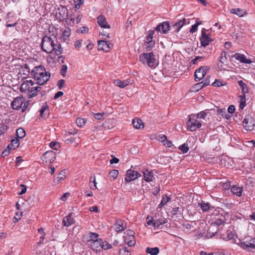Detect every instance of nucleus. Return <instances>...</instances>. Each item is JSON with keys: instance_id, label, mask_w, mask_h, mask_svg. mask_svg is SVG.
Segmentation results:
<instances>
[{"instance_id": "obj_1", "label": "nucleus", "mask_w": 255, "mask_h": 255, "mask_svg": "<svg viewBox=\"0 0 255 255\" xmlns=\"http://www.w3.org/2000/svg\"><path fill=\"white\" fill-rule=\"evenodd\" d=\"M32 77L36 80V84L42 85L49 80L50 77V73L46 72L45 68L43 66L35 67L31 71Z\"/></svg>"}, {"instance_id": "obj_2", "label": "nucleus", "mask_w": 255, "mask_h": 255, "mask_svg": "<svg viewBox=\"0 0 255 255\" xmlns=\"http://www.w3.org/2000/svg\"><path fill=\"white\" fill-rule=\"evenodd\" d=\"M139 59L143 64H146L151 68H155L158 65L156 63L155 56L153 52L143 53L139 56Z\"/></svg>"}, {"instance_id": "obj_3", "label": "nucleus", "mask_w": 255, "mask_h": 255, "mask_svg": "<svg viewBox=\"0 0 255 255\" xmlns=\"http://www.w3.org/2000/svg\"><path fill=\"white\" fill-rule=\"evenodd\" d=\"M54 44V41L51 37L45 35L43 36L42 39L41 43V49L47 53H50L53 51Z\"/></svg>"}, {"instance_id": "obj_4", "label": "nucleus", "mask_w": 255, "mask_h": 255, "mask_svg": "<svg viewBox=\"0 0 255 255\" xmlns=\"http://www.w3.org/2000/svg\"><path fill=\"white\" fill-rule=\"evenodd\" d=\"M188 117L189 119L187 124L190 131H195L201 127L202 124L197 120V118L195 117V115H190Z\"/></svg>"}, {"instance_id": "obj_5", "label": "nucleus", "mask_w": 255, "mask_h": 255, "mask_svg": "<svg viewBox=\"0 0 255 255\" xmlns=\"http://www.w3.org/2000/svg\"><path fill=\"white\" fill-rule=\"evenodd\" d=\"M244 127L247 130H252L255 127V121L254 117L250 115L245 116L243 121Z\"/></svg>"}, {"instance_id": "obj_6", "label": "nucleus", "mask_w": 255, "mask_h": 255, "mask_svg": "<svg viewBox=\"0 0 255 255\" xmlns=\"http://www.w3.org/2000/svg\"><path fill=\"white\" fill-rule=\"evenodd\" d=\"M234 243L238 244L243 249L247 250L249 248L255 249V238H251L246 242H242L240 239H239L238 242L235 240L234 241Z\"/></svg>"}, {"instance_id": "obj_7", "label": "nucleus", "mask_w": 255, "mask_h": 255, "mask_svg": "<svg viewBox=\"0 0 255 255\" xmlns=\"http://www.w3.org/2000/svg\"><path fill=\"white\" fill-rule=\"evenodd\" d=\"M210 69L208 66H201L197 69L194 73L195 80L199 81L201 80L206 74L208 71Z\"/></svg>"}, {"instance_id": "obj_8", "label": "nucleus", "mask_w": 255, "mask_h": 255, "mask_svg": "<svg viewBox=\"0 0 255 255\" xmlns=\"http://www.w3.org/2000/svg\"><path fill=\"white\" fill-rule=\"evenodd\" d=\"M55 158L56 153L52 150H49L44 152L41 157L43 162L46 164L53 162Z\"/></svg>"}, {"instance_id": "obj_9", "label": "nucleus", "mask_w": 255, "mask_h": 255, "mask_svg": "<svg viewBox=\"0 0 255 255\" xmlns=\"http://www.w3.org/2000/svg\"><path fill=\"white\" fill-rule=\"evenodd\" d=\"M140 176H141V175L137 171H135L131 169H128L127 172V174L125 179L126 182H129L136 179Z\"/></svg>"}, {"instance_id": "obj_10", "label": "nucleus", "mask_w": 255, "mask_h": 255, "mask_svg": "<svg viewBox=\"0 0 255 255\" xmlns=\"http://www.w3.org/2000/svg\"><path fill=\"white\" fill-rule=\"evenodd\" d=\"M25 99L22 97H17L14 99L11 105L13 110H19L22 108V106L24 103Z\"/></svg>"}, {"instance_id": "obj_11", "label": "nucleus", "mask_w": 255, "mask_h": 255, "mask_svg": "<svg viewBox=\"0 0 255 255\" xmlns=\"http://www.w3.org/2000/svg\"><path fill=\"white\" fill-rule=\"evenodd\" d=\"M170 24L168 21H164L160 23L155 28V30L161 33L166 34L170 30Z\"/></svg>"}, {"instance_id": "obj_12", "label": "nucleus", "mask_w": 255, "mask_h": 255, "mask_svg": "<svg viewBox=\"0 0 255 255\" xmlns=\"http://www.w3.org/2000/svg\"><path fill=\"white\" fill-rule=\"evenodd\" d=\"M114 226L116 232H121L126 229L127 223L123 220L117 219Z\"/></svg>"}, {"instance_id": "obj_13", "label": "nucleus", "mask_w": 255, "mask_h": 255, "mask_svg": "<svg viewBox=\"0 0 255 255\" xmlns=\"http://www.w3.org/2000/svg\"><path fill=\"white\" fill-rule=\"evenodd\" d=\"M35 84L34 82L31 80L24 81L21 85L20 90L22 92H28L31 87Z\"/></svg>"}, {"instance_id": "obj_14", "label": "nucleus", "mask_w": 255, "mask_h": 255, "mask_svg": "<svg viewBox=\"0 0 255 255\" xmlns=\"http://www.w3.org/2000/svg\"><path fill=\"white\" fill-rule=\"evenodd\" d=\"M201 41V45L202 46L205 47H206L210 42L213 41V39L211 38L204 31L202 30L201 36L200 38Z\"/></svg>"}, {"instance_id": "obj_15", "label": "nucleus", "mask_w": 255, "mask_h": 255, "mask_svg": "<svg viewBox=\"0 0 255 255\" xmlns=\"http://www.w3.org/2000/svg\"><path fill=\"white\" fill-rule=\"evenodd\" d=\"M231 57L232 58H235L237 60L243 63L250 64L253 62L251 60L247 59L244 54L239 53H235L234 55H232Z\"/></svg>"}, {"instance_id": "obj_16", "label": "nucleus", "mask_w": 255, "mask_h": 255, "mask_svg": "<svg viewBox=\"0 0 255 255\" xmlns=\"http://www.w3.org/2000/svg\"><path fill=\"white\" fill-rule=\"evenodd\" d=\"M58 10L59 12L56 13L57 18L60 20L66 19L68 15V10L66 7L61 6L58 8Z\"/></svg>"}, {"instance_id": "obj_17", "label": "nucleus", "mask_w": 255, "mask_h": 255, "mask_svg": "<svg viewBox=\"0 0 255 255\" xmlns=\"http://www.w3.org/2000/svg\"><path fill=\"white\" fill-rule=\"evenodd\" d=\"M97 22L101 27L109 29L111 27L110 25L107 22L106 17L103 15H100L97 17Z\"/></svg>"}, {"instance_id": "obj_18", "label": "nucleus", "mask_w": 255, "mask_h": 255, "mask_svg": "<svg viewBox=\"0 0 255 255\" xmlns=\"http://www.w3.org/2000/svg\"><path fill=\"white\" fill-rule=\"evenodd\" d=\"M98 45L99 50H103L106 52L109 51L111 48L110 47V43L107 41L99 40L98 41Z\"/></svg>"}, {"instance_id": "obj_19", "label": "nucleus", "mask_w": 255, "mask_h": 255, "mask_svg": "<svg viewBox=\"0 0 255 255\" xmlns=\"http://www.w3.org/2000/svg\"><path fill=\"white\" fill-rule=\"evenodd\" d=\"M102 243H103V240L101 239H96L93 241L90 244V248L94 251H100V249L101 248Z\"/></svg>"}, {"instance_id": "obj_20", "label": "nucleus", "mask_w": 255, "mask_h": 255, "mask_svg": "<svg viewBox=\"0 0 255 255\" xmlns=\"http://www.w3.org/2000/svg\"><path fill=\"white\" fill-rule=\"evenodd\" d=\"M41 89V87L39 85L31 87L30 90L28 92V98H31L36 96L37 95V92L40 91Z\"/></svg>"}, {"instance_id": "obj_21", "label": "nucleus", "mask_w": 255, "mask_h": 255, "mask_svg": "<svg viewBox=\"0 0 255 255\" xmlns=\"http://www.w3.org/2000/svg\"><path fill=\"white\" fill-rule=\"evenodd\" d=\"M132 124L133 127L136 129H140L141 128H143L144 127L142 121L139 118L133 119Z\"/></svg>"}, {"instance_id": "obj_22", "label": "nucleus", "mask_w": 255, "mask_h": 255, "mask_svg": "<svg viewBox=\"0 0 255 255\" xmlns=\"http://www.w3.org/2000/svg\"><path fill=\"white\" fill-rule=\"evenodd\" d=\"M72 216V213H70L63 218V224L64 226L68 227L73 223V219Z\"/></svg>"}, {"instance_id": "obj_23", "label": "nucleus", "mask_w": 255, "mask_h": 255, "mask_svg": "<svg viewBox=\"0 0 255 255\" xmlns=\"http://www.w3.org/2000/svg\"><path fill=\"white\" fill-rule=\"evenodd\" d=\"M45 105L43 106L42 109L40 110V116L42 118H46L48 117L49 113V107L47 104H45Z\"/></svg>"}, {"instance_id": "obj_24", "label": "nucleus", "mask_w": 255, "mask_h": 255, "mask_svg": "<svg viewBox=\"0 0 255 255\" xmlns=\"http://www.w3.org/2000/svg\"><path fill=\"white\" fill-rule=\"evenodd\" d=\"M19 139L16 137L11 140V143L7 145V148L15 149L19 146Z\"/></svg>"}, {"instance_id": "obj_25", "label": "nucleus", "mask_w": 255, "mask_h": 255, "mask_svg": "<svg viewBox=\"0 0 255 255\" xmlns=\"http://www.w3.org/2000/svg\"><path fill=\"white\" fill-rule=\"evenodd\" d=\"M231 192L238 197H240L243 192V187L237 186H233L231 189Z\"/></svg>"}, {"instance_id": "obj_26", "label": "nucleus", "mask_w": 255, "mask_h": 255, "mask_svg": "<svg viewBox=\"0 0 255 255\" xmlns=\"http://www.w3.org/2000/svg\"><path fill=\"white\" fill-rule=\"evenodd\" d=\"M65 170H61L60 172L59 173L58 177L56 179H55L53 181V183L55 185L58 183L61 180H64L65 177Z\"/></svg>"}, {"instance_id": "obj_27", "label": "nucleus", "mask_w": 255, "mask_h": 255, "mask_svg": "<svg viewBox=\"0 0 255 255\" xmlns=\"http://www.w3.org/2000/svg\"><path fill=\"white\" fill-rule=\"evenodd\" d=\"M217 113L218 115H221L223 117H224L226 119H228V120L231 117V116L229 115V114L226 111L225 108L218 109L217 110Z\"/></svg>"}, {"instance_id": "obj_28", "label": "nucleus", "mask_w": 255, "mask_h": 255, "mask_svg": "<svg viewBox=\"0 0 255 255\" xmlns=\"http://www.w3.org/2000/svg\"><path fill=\"white\" fill-rule=\"evenodd\" d=\"M146 253L150 254L151 255H157L159 253V248L157 247L150 248L147 247L146 249Z\"/></svg>"}, {"instance_id": "obj_29", "label": "nucleus", "mask_w": 255, "mask_h": 255, "mask_svg": "<svg viewBox=\"0 0 255 255\" xmlns=\"http://www.w3.org/2000/svg\"><path fill=\"white\" fill-rule=\"evenodd\" d=\"M142 172L143 173L144 180L146 181L150 182L152 181L153 175L151 172H149L148 170H146L145 171H143Z\"/></svg>"}, {"instance_id": "obj_30", "label": "nucleus", "mask_w": 255, "mask_h": 255, "mask_svg": "<svg viewBox=\"0 0 255 255\" xmlns=\"http://www.w3.org/2000/svg\"><path fill=\"white\" fill-rule=\"evenodd\" d=\"M231 13L236 14L239 16L242 17L245 13V11L244 9L240 8H232L230 10Z\"/></svg>"}, {"instance_id": "obj_31", "label": "nucleus", "mask_w": 255, "mask_h": 255, "mask_svg": "<svg viewBox=\"0 0 255 255\" xmlns=\"http://www.w3.org/2000/svg\"><path fill=\"white\" fill-rule=\"evenodd\" d=\"M199 205L202 210L203 212H206L211 208H214L213 207L210 206V204L208 203H204L202 202L201 203H199Z\"/></svg>"}, {"instance_id": "obj_32", "label": "nucleus", "mask_w": 255, "mask_h": 255, "mask_svg": "<svg viewBox=\"0 0 255 255\" xmlns=\"http://www.w3.org/2000/svg\"><path fill=\"white\" fill-rule=\"evenodd\" d=\"M238 84L242 89L243 95H245V94L249 92L247 85L242 80L239 81Z\"/></svg>"}, {"instance_id": "obj_33", "label": "nucleus", "mask_w": 255, "mask_h": 255, "mask_svg": "<svg viewBox=\"0 0 255 255\" xmlns=\"http://www.w3.org/2000/svg\"><path fill=\"white\" fill-rule=\"evenodd\" d=\"M53 48L54 49L53 51H54L55 53L57 55H59L62 53L63 49L61 47V45L60 44H54Z\"/></svg>"}, {"instance_id": "obj_34", "label": "nucleus", "mask_w": 255, "mask_h": 255, "mask_svg": "<svg viewBox=\"0 0 255 255\" xmlns=\"http://www.w3.org/2000/svg\"><path fill=\"white\" fill-rule=\"evenodd\" d=\"M16 136L18 139L23 138L25 136V131L22 128H18L16 132Z\"/></svg>"}, {"instance_id": "obj_35", "label": "nucleus", "mask_w": 255, "mask_h": 255, "mask_svg": "<svg viewBox=\"0 0 255 255\" xmlns=\"http://www.w3.org/2000/svg\"><path fill=\"white\" fill-rule=\"evenodd\" d=\"M98 237L99 235L98 234L90 232L87 238V242L91 243L93 241L98 239Z\"/></svg>"}, {"instance_id": "obj_36", "label": "nucleus", "mask_w": 255, "mask_h": 255, "mask_svg": "<svg viewBox=\"0 0 255 255\" xmlns=\"http://www.w3.org/2000/svg\"><path fill=\"white\" fill-rule=\"evenodd\" d=\"M186 19L183 18L175 23V26H177V30H180L182 27L186 23Z\"/></svg>"}, {"instance_id": "obj_37", "label": "nucleus", "mask_w": 255, "mask_h": 255, "mask_svg": "<svg viewBox=\"0 0 255 255\" xmlns=\"http://www.w3.org/2000/svg\"><path fill=\"white\" fill-rule=\"evenodd\" d=\"M115 84L120 87V88H125L126 86H127L128 85V83L127 81H121L120 80H117L115 81Z\"/></svg>"}, {"instance_id": "obj_38", "label": "nucleus", "mask_w": 255, "mask_h": 255, "mask_svg": "<svg viewBox=\"0 0 255 255\" xmlns=\"http://www.w3.org/2000/svg\"><path fill=\"white\" fill-rule=\"evenodd\" d=\"M209 110H206L205 111H203L196 115H195V117L197 119H205V117L208 113Z\"/></svg>"}, {"instance_id": "obj_39", "label": "nucleus", "mask_w": 255, "mask_h": 255, "mask_svg": "<svg viewBox=\"0 0 255 255\" xmlns=\"http://www.w3.org/2000/svg\"><path fill=\"white\" fill-rule=\"evenodd\" d=\"M170 200V197H169L168 196H166L165 197H163L161 201V202L159 204V205H158V207L159 208H161L163 206H164L165 205H166V204L169 201V200Z\"/></svg>"}, {"instance_id": "obj_40", "label": "nucleus", "mask_w": 255, "mask_h": 255, "mask_svg": "<svg viewBox=\"0 0 255 255\" xmlns=\"http://www.w3.org/2000/svg\"><path fill=\"white\" fill-rule=\"evenodd\" d=\"M226 237H224V239H226L227 240H235V235L234 234L231 232V231L227 230L226 233Z\"/></svg>"}, {"instance_id": "obj_41", "label": "nucleus", "mask_w": 255, "mask_h": 255, "mask_svg": "<svg viewBox=\"0 0 255 255\" xmlns=\"http://www.w3.org/2000/svg\"><path fill=\"white\" fill-rule=\"evenodd\" d=\"M50 147L55 150H58L60 147V143L57 141H53L49 144Z\"/></svg>"}, {"instance_id": "obj_42", "label": "nucleus", "mask_w": 255, "mask_h": 255, "mask_svg": "<svg viewBox=\"0 0 255 255\" xmlns=\"http://www.w3.org/2000/svg\"><path fill=\"white\" fill-rule=\"evenodd\" d=\"M118 174L119 171L116 169L112 170L109 173L110 178H113V180H115L117 178Z\"/></svg>"}, {"instance_id": "obj_43", "label": "nucleus", "mask_w": 255, "mask_h": 255, "mask_svg": "<svg viewBox=\"0 0 255 255\" xmlns=\"http://www.w3.org/2000/svg\"><path fill=\"white\" fill-rule=\"evenodd\" d=\"M70 31L71 30L69 28H67L63 31L62 34V38L64 39V40L65 41L68 39L69 36L70 35Z\"/></svg>"}, {"instance_id": "obj_44", "label": "nucleus", "mask_w": 255, "mask_h": 255, "mask_svg": "<svg viewBox=\"0 0 255 255\" xmlns=\"http://www.w3.org/2000/svg\"><path fill=\"white\" fill-rule=\"evenodd\" d=\"M241 100L240 103V109L243 110L246 105V98L245 95H242L240 96Z\"/></svg>"}, {"instance_id": "obj_45", "label": "nucleus", "mask_w": 255, "mask_h": 255, "mask_svg": "<svg viewBox=\"0 0 255 255\" xmlns=\"http://www.w3.org/2000/svg\"><path fill=\"white\" fill-rule=\"evenodd\" d=\"M8 129V127L3 123H0V135H3Z\"/></svg>"}, {"instance_id": "obj_46", "label": "nucleus", "mask_w": 255, "mask_h": 255, "mask_svg": "<svg viewBox=\"0 0 255 255\" xmlns=\"http://www.w3.org/2000/svg\"><path fill=\"white\" fill-rule=\"evenodd\" d=\"M90 181L91 182H93L94 185H92L91 184H90V187L92 190H94L97 188L96 184L97 182L96 181V177L95 176H94V177L91 176L90 178Z\"/></svg>"}, {"instance_id": "obj_47", "label": "nucleus", "mask_w": 255, "mask_h": 255, "mask_svg": "<svg viewBox=\"0 0 255 255\" xmlns=\"http://www.w3.org/2000/svg\"><path fill=\"white\" fill-rule=\"evenodd\" d=\"M120 255H130V252L127 247H124L119 251Z\"/></svg>"}, {"instance_id": "obj_48", "label": "nucleus", "mask_w": 255, "mask_h": 255, "mask_svg": "<svg viewBox=\"0 0 255 255\" xmlns=\"http://www.w3.org/2000/svg\"><path fill=\"white\" fill-rule=\"evenodd\" d=\"M112 245L109 244L107 241H103V243H102L101 249H103L105 250L110 249L112 248Z\"/></svg>"}, {"instance_id": "obj_49", "label": "nucleus", "mask_w": 255, "mask_h": 255, "mask_svg": "<svg viewBox=\"0 0 255 255\" xmlns=\"http://www.w3.org/2000/svg\"><path fill=\"white\" fill-rule=\"evenodd\" d=\"M86 123V120L85 119L77 118L76 120V123L78 126L82 127L85 125Z\"/></svg>"}, {"instance_id": "obj_50", "label": "nucleus", "mask_w": 255, "mask_h": 255, "mask_svg": "<svg viewBox=\"0 0 255 255\" xmlns=\"http://www.w3.org/2000/svg\"><path fill=\"white\" fill-rule=\"evenodd\" d=\"M89 31V28L87 26H83L78 29L76 31L79 33H87Z\"/></svg>"}, {"instance_id": "obj_51", "label": "nucleus", "mask_w": 255, "mask_h": 255, "mask_svg": "<svg viewBox=\"0 0 255 255\" xmlns=\"http://www.w3.org/2000/svg\"><path fill=\"white\" fill-rule=\"evenodd\" d=\"M155 42L153 41H150L149 43H147L145 45V49L147 51H150L154 47Z\"/></svg>"}, {"instance_id": "obj_52", "label": "nucleus", "mask_w": 255, "mask_h": 255, "mask_svg": "<svg viewBox=\"0 0 255 255\" xmlns=\"http://www.w3.org/2000/svg\"><path fill=\"white\" fill-rule=\"evenodd\" d=\"M201 24V22H196V23L193 25L190 29V32L193 33L197 30L198 26L199 24Z\"/></svg>"}, {"instance_id": "obj_53", "label": "nucleus", "mask_w": 255, "mask_h": 255, "mask_svg": "<svg viewBox=\"0 0 255 255\" xmlns=\"http://www.w3.org/2000/svg\"><path fill=\"white\" fill-rule=\"evenodd\" d=\"M105 113H96L94 114V118L98 120H103L105 118Z\"/></svg>"}, {"instance_id": "obj_54", "label": "nucleus", "mask_w": 255, "mask_h": 255, "mask_svg": "<svg viewBox=\"0 0 255 255\" xmlns=\"http://www.w3.org/2000/svg\"><path fill=\"white\" fill-rule=\"evenodd\" d=\"M67 70V66L66 65H62L61 69L60 70V74L62 76L65 77Z\"/></svg>"}, {"instance_id": "obj_55", "label": "nucleus", "mask_w": 255, "mask_h": 255, "mask_svg": "<svg viewBox=\"0 0 255 255\" xmlns=\"http://www.w3.org/2000/svg\"><path fill=\"white\" fill-rule=\"evenodd\" d=\"M179 149L183 152V153H186L189 150L188 145L186 143L183 144L179 147Z\"/></svg>"}, {"instance_id": "obj_56", "label": "nucleus", "mask_w": 255, "mask_h": 255, "mask_svg": "<svg viewBox=\"0 0 255 255\" xmlns=\"http://www.w3.org/2000/svg\"><path fill=\"white\" fill-rule=\"evenodd\" d=\"M167 222V220L165 219H160L157 220L156 222V225L157 227H159L160 225L164 224Z\"/></svg>"}, {"instance_id": "obj_57", "label": "nucleus", "mask_w": 255, "mask_h": 255, "mask_svg": "<svg viewBox=\"0 0 255 255\" xmlns=\"http://www.w3.org/2000/svg\"><path fill=\"white\" fill-rule=\"evenodd\" d=\"M10 150L11 149L10 148H8L7 147L6 149H5L1 153V157H4L8 155L10 153Z\"/></svg>"}, {"instance_id": "obj_58", "label": "nucleus", "mask_w": 255, "mask_h": 255, "mask_svg": "<svg viewBox=\"0 0 255 255\" xmlns=\"http://www.w3.org/2000/svg\"><path fill=\"white\" fill-rule=\"evenodd\" d=\"M65 84V80L63 79H61L59 80L57 82V86L59 89H61Z\"/></svg>"}, {"instance_id": "obj_59", "label": "nucleus", "mask_w": 255, "mask_h": 255, "mask_svg": "<svg viewBox=\"0 0 255 255\" xmlns=\"http://www.w3.org/2000/svg\"><path fill=\"white\" fill-rule=\"evenodd\" d=\"M77 132V129H73L71 131H66L65 133V137H68L71 134H75Z\"/></svg>"}, {"instance_id": "obj_60", "label": "nucleus", "mask_w": 255, "mask_h": 255, "mask_svg": "<svg viewBox=\"0 0 255 255\" xmlns=\"http://www.w3.org/2000/svg\"><path fill=\"white\" fill-rule=\"evenodd\" d=\"M212 85L214 87H220L223 85L221 82L219 80L216 79L212 84Z\"/></svg>"}, {"instance_id": "obj_61", "label": "nucleus", "mask_w": 255, "mask_h": 255, "mask_svg": "<svg viewBox=\"0 0 255 255\" xmlns=\"http://www.w3.org/2000/svg\"><path fill=\"white\" fill-rule=\"evenodd\" d=\"M171 213L173 215H176L178 213H180V211L179 210V207H175L172 209V210L171 211Z\"/></svg>"}, {"instance_id": "obj_62", "label": "nucleus", "mask_w": 255, "mask_h": 255, "mask_svg": "<svg viewBox=\"0 0 255 255\" xmlns=\"http://www.w3.org/2000/svg\"><path fill=\"white\" fill-rule=\"evenodd\" d=\"M158 138L159 140L163 143L167 139V136L164 134L159 135Z\"/></svg>"}, {"instance_id": "obj_63", "label": "nucleus", "mask_w": 255, "mask_h": 255, "mask_svg": "<svg viewBox=\"0 0 255 255\" xmlns=\"http://www.w3.org/2000/svg\"><path fill=\"white\" fill-rule=\"evenodd\" d=\"M82 41L83 40L82 39H80V40H77L75 42L74 45H75V47L76 48L78 49L81 47Z\"/></svg>"}, {"instance_id": "obj_64", "label": "nucleus", "mask_w": 255, "mask_h": 255, "mask_svg": "<svg viewBox=\"0 0 255 255\" xmlns=\"http://www.w3.org/2000/svg\"><path fill=\"white\" fill-rule=\"evenodd\" d=\"M235 110V107L234 105H230L228 108V112L230 114H233Z\"/></svg>"}]
</instances>
